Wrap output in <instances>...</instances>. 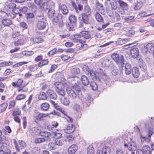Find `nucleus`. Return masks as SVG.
I'll use <instances>...</instances> for the list:
<instances>
[{
	"instance_id": "nucleus-9",
	"label": "nucleus",
	"mask_w": 154,
	"mask_h": 154,
	"mask_svg": "<svg viewBox=\"0 0 154 154\" xmlns=\"http://www.w3.org/2000/svg\"><path fill=\"white\" fill-rule=\"evenodd\" d=\"M7 15L8 17L11 18L13 19L15 17H17V20L18 21H19L21 17L22 16L20 12H18V10L12 13H9V12L8 11Z\"/></svg>"
},
{
	"instance_id": "nucleus-4",
	"label": "nucleus",
	"mask_w": 154,
	"mask_h": 154,
	"mask_svg": "<svg viewBox=\"0 0 154 154\" xmlns=\"http://www.w3.org/2000/svg\"><path fill=\"white\" fill-rule=\"evenodd\" d=\"M117 1L120 6L117 9L118 12L122 15H125V11L128 9V4L122 0H117Z\"/></svg>"
},
{
	"instance_id": "nucleus-41",
	"label": "nucleus",
	"mask_w": 154,
	"mask_h": 154,
	"mask_svg": "<svg viewBox=\"0 0 154 154\" xmlns=\"http://www.w3.org/2000/svg\"><path fill=\"white\" fill-rule=\"evenodd\" d=\"M54 85L57 88L56 89H61L64 88V86L63 84L59 82H57L54 83Z\"/></svg>"
},
{
	"instance_id": "nucleus-34",
	"label": "nucleus",
	"mask_w": 154,
	"mask_h": 154,
	"mask_svg": "<svg viewBox=\"0 0 154 154\" xmlns=\"http://www.w3.org/2000/svg\"><path fill=\"white\" fill-rule=\"evenodd\" d=\"M49 108V105L47 103L42 104L41 106V109L42 110L45 111L47 110Z\"/></svg>"
},
{
	"instance_id": "nucleus-28",
	"label": "nucleus",
	"mask_w": 154,
	"mask_h": 154,
	"mask_svg": "<svg viewBox=\"0 0 154 154\" xmlns=\"http://www.w3.org/2000/svg\"><path fill=\"white\" fill-rule=\"evenodd\" d=\"M93 14L95 17L97 21L99 22H101L103 20V18L101 15L97 11H94Z\"/></svg>"
},
{
	"instance_id": "nucleus-57",
	"label": "nucleus",
	"mask_w": 154,
	"mask_h": 154,
	"mask_svg": "<svg viewBox=\"0 0 154 154\" xmlns=\"http://www.w3.org/2000/svg\"><path fill=\"white\" fill-rule=\"evenodd\" d=\"M18 10H19L20 12H22L23 13H26L27 11L28 8L26 6H24L22 8H18Z\"/></svg>"
},
{
	"instance_id": "nucleus-23",
	"label": "nucleus",
	"mask_w": 154,
	"mask_h": 154,
	"mask_svg": "<svg viewBox=\"0 0 154 154\" xmlns=\"http://www.w3.org/2000/svg\"><path fill=\"white\" fill-rule=\"evenodd\" d=\"M132 74L133 77L134 78H137L140 74L139 70L136 67H133L132 69Z\"/></svg>"
},
{
	"instance_id": "nucleus-13",
	"label": "nucleus",
	"mask_w": 154,
	"mask_h": 154,
	"mask_svg": "<svg viewBox=\"0 0 154 154\" xmlns=\"http://www.w3.org/2000/svg\"><path fill=\"white\" fill-rule=\"evenodd\" d=\"M51 7L49 8V10L48 13V16L49 17H51L54 15L55 13V10L54 9V4L53 2H50Z\"/></svg>"
},
{
	"instance_id": "nucleus-20",
	"label": "nucleus",
	"mask_w": 154,
	"mask_h": 154,
	"mask_svg": "<svg viewBox=\"0 0 154 154\" xmlns=\"http://www.w3.org/2000/svg\"><path fill=\"white\" fill-rule=\"evenodd\" d=\"M77 149L78 147L76 145H72L69 148L68 152L69 154H73L75 152Z\"/></svg>"
},
{
	"instance_id": "nucleus-52",
	"label": "nucleus",
	"mask_w": 154,
	"mask_h": 154,
	"mask_svg": "<svg viewBox=\"0 0 154 154\" xmlns=\"http://www.w3.org/2000/svg\"><path fill=\"white\" fill-rule=\"evenodd\" d=\"M45 141L44 138L38 137L36 138L35 140V142L36 143H40Z\"/></svg>"
},
{
	"instance_id": "nucleus-55",
	"label": "nucleus",
	"mask_w": 154,
	"mask_h": 154,
	"mask_svg": "<svg viewBox=\"0 0 154 154\" xmlns=\"http://www.w3.org/2000/svg\"><path fill=\"white\" fill-rule=\"evenodd\" d=\"M29 69L31 71H34L37 69V65L35 64L31 65L28 67Z\"/></svg>"
},
{
	"instance_id": "nucleus-6",
	"label": "nucleus",
	"mask_w": 154,
	"mask_h": 154,
	"mask_svg": "<svg viewBox=\"0 0 154 154\" xmlns=\"http://www.w3.org/2000/svg\"><path fill=\"white\" fill-rule=\"evenodd\" d=\"M111 57L117 64H120L121 65L124 64V57L122 56H119L118 54L113 53L112 54Z\"/></svg>"
},
{
	"instance_id": "nucleus-16",
	"label": "nucleus",
	"mask_w": 154,
	"mask_h": 154,
	"mask_svg": "<svg viewBox=\"0 0 154 154\" xmlns=\"http://www.w3.org/2000/svg\"><path fill=\"white\" fill-rule=\"evenodd\" d=\"M130 52L132 56L135 58H136L139 55L138 49L137 48H132L130 50Z\"/></svg>"
},
{
	"instance_id": "nucleus-50",
	"label": "nucleus",
	"mask_w": 154,
	"mask_h": 154,
	"mask_svg": "<svg viewBox=\"0 0 154 154\" xmlns=\"http://www.w3.org/2000/svg\"><path fill=\"white\" fill-rule=\"evenodd\" d=\"M29 63V62H21L17 63L14 65L13 66V68L17 67L20 66H21L23 64H27Z\"/></svg>"
},
{
	"instance_id": "nucleus-61",
	"label": "nucleus",
	"mask_w": 154,
	"mask_h": 154,
	"mask_svg": "<svg viewBox=\"0 0 154 154\" xmlns=\"http://www.w3.org/2000/svg\"><path fill=\"white\" fill-rule=\"evenodd\" d=\"M25 97V96L24 94H20L17 96L16 99L18 100H21L24 99Z\"/></svg>"
},
{
	"instance_id": "nucleus-2",
	"label": "nucleus",
	"mask_w": 154,
	"mask_h": 154,
	"mask_svg": "<svg viewBox=\"0 0 154 154\" xmlns=\"http://www.w3.org/2000/svg\"><path fill=\"white\" fill-rule=\"evenodd\" d=\"M66 92L69 96L72 99H75L77 94L81 91L80 87L78 85L73 86L72 88L68 87L66 89Z\"/></svg>"
},
{
	"instance_id": "nucleus-18",
	"label": "nucleus",
	"mask_w": 154,
	"mask_h": 154,
	"mask_svg": "<svg viewBox=\"0 0 154 154\" xmlns=\"http://www.w3.org/2000/svg\"><path fill=\"white\" fill-rule=\"evenodd\" d=\"M39 135L41 136L47 138V140H49L51 135L50 133L43 131H40L39 133Z\"/></svg>"
},
{
	"instance_id": "nucleus-11",
	"label": "nucleus",
	"mask_w": 154,
	"mask_h": 154,
	"mask_svg": "<svg viewBox=\"0 0 154 154\" xmlns=\"http://www.w3.org/2000/svg\"><path fill=\"white\" fill-rule=\"evenodd\" d=\"M16 149L17 152L20 151V149H24L26 147V145L25 142L22 140H19L18 143L14 142Z\"/></svg>"
},
{
	"instance_id": "nucleus-56",
	"label": "nucleus",
	"mask_w": 154,
	"mask_h": 154,
	"mask_svg": "<svg viewBox=\"0 0 154 154\" xmlns=\"http://www.w3.org/2000/svg\"><path fill=\"white\" fill-rule=\"evenodd\" d=\"M24 43V41L22 39H20L15 42L14 43L15 45L16 46H18L23 45Z\"/></svg>"
},
{
	"instance_id": "nucleus-17",
	"label": "nucleus",
	"mask_w": 154,
	"mask_h": 154,
	"mask_svg": "<svg viewBox=\"0 0 154 154\" xmlns=\"http://www.w3.org/2000/svg\"><path fill=\"white\" fill-rule=\"evenodd\" d=\"M83 11L84 12L82 14L91 15V9L90 7L88 5H85L84 6Z\"/></svg>"
},
{
	"instance_id": "nucleus-10",
	"label": "nucleus",
	"mask_w": 154,
	"mask_h": 154,
	"mask_svg": "<svg viewBox=\"0 0 154 154\" xmlns=\"http://www.w3.org/2000/svg\"><path fill=\"white\" fill-rule=\"evenodd\" d=\"M124 146L125 148H128L129 150L132 151L136 150L137 148L136 143L133 141L129 142L127 144L124 143Z\"/></svg>"
},
{
	"instance_id": "nucleus-25",
	"label": "nucleus",
	"mask_w": 154,
	"mask_h": 154,
	"mask_svg": "<svg viewBox=\"0 0 154 154\" xmlns=\"http://www.w3.org/2000/svg\"><path fill=\"white\" fill-rule=\"evenodd\" d=\"M2 23L5 26H8L12 24V21L9 19L5 18L2 20Z\"/></svg>"
},
{
	"instance_id": "nucleus-45",
	"label": "nucleus",
	"mask_w": 154,
	"mask_h": 154,
	"mask_svg": "<svg viewBox=\"0 0 154 154\" xmlns=\"http://www.w3.org/2000/svg\"><path fill=\"white\" fill-rule=\"evenodd\" d=\"M134 34L135 32L134 30H130L126 31L125 32V34L126 36L127 37H131L132 35H134Z\"/></svg>"
},
{
	"instance_id": "nucleus-27",
	"label": "nucleus",
	"mask_w": 154,
	"mask_h": 154,
	"mask_svg": "<svg viewBox=\"0 0 154 154\" xmlns=\"http://www.w3.org/2000/svg\"><path fill=\"white\" fill-rule=\"evenodd\" d=\"M131 67L130 64L127 63L125 66V72L127 75H129L130 74L131 71Z\"/></svg>"
},
{
	"instance_id": "nucleus-35",
	"label": "nucleus",
	"mask_w": 154,
	"mask_h": 154,
	"mask_svg": "<svg viewBox=\"0 0 154 154\" xmlns=\"http://www.w3.org/2000/svg\"><path fill=\"white\" fill-rule=\"evenodd\" d=\"M28 6L29 8V10L32 12L35 13L37 10V7L33 3H29Z\"/></svg>"
},
{
	"instance_id": "nucleus-32",
	"label": "nucleus",
	"mask_w": 154,
	"mask_h": 154,
	"mask_svg": "<svg viewBox=\"0 0 154 154\" xmlns=\"http://www.w3.org/2000/svg\"><path fill=\"white\" fill-rule=\"evenodd\" d=\"M147 49L149 53H152L154 51V44L153 43H148L147 45Z\"/></svg>"
},
{
	"instance_id": "nucleus-44",
	"label": "nucleus",
	"mask_w": 154,
	"mask_h": 154,
	"mask_svg": "<svg viewBox=\"0 0 154 154\" xmlns=\"http://www.w3.org/2000/svg\"><path fill=\"white\" fill-rule=\"evenodd\" d=\"M69 20L72 23H75L77 21L76 17L73 15H71L69 17Z\"/></svg>"
},
{
	"instance_id": "nucleus-59",
	"label": "nucleus",
	"mask_w": 154,
	"mask_h": 154,
	"mask_svg": "<svg viewBox=\"0 0 154 154\" xmlns=\"http://www.w3.org/2000/svg\"><path fill=\"white\" fill-rule=\"evenodd\" d=\"M48 63L47 60H44L42 61L39 64V66L41 67L44 65L47 64Z\"/></svg>"
},
{
	"instance_id": "nucleus-38",
	"label": "nucleus",
	"mask_w": 154,
	"mask_h": 154,
	"mask_svg": "<svg viewBox=\"0 0 154 154\" xmlns=\"http://www.w3.org/2000/svg\"><path fill=\"white\" fill-rule=\"evenodd\" d=\"M8 106L7 103H4L0 105V112L5 111Z\"/></svg>"
},
{
	"instance_id": "nucleus-21",
	"label": "nucleus",
	"mask_w": 154,
	"mask_h": 154,
	"mask_svg": "<svg viewBox=\"0 0 154 154\" xmlns=\"http://www.w3.org/2000/svg\"><path fill=\"white\" fill-rule=\"evenodd\" d=\"M59 125V123L56 122H54L51 124L48 125L47 127V129L49 131L53 130L54 128H56Z\"/></svg>"
},
{
	"instance_id": "nucleus-33",
	"label": "nucleus",
	"mask_w": 154,
	"mask_h": 154,
	"mask_svg": "<svg viewBox=\"0 0 154 154\" xmlns=\"http://www.w3.org/2000/svg\"><path fill=\"white\" fill-rule=\"evenodd\" d=\"M66 129L67 131L66 133H73L75 130V126L71 124L67 126Z\"/></svg>"
},
{
	"instance_id": "nucleus-53",
	"label": "nucleus",
	"mask_w": 154,
	"mask_h": 154,
	"mask_svg": "<svg viewBox=\"0 0 154 154\" xmlns=\"http://www.w3.org/2000/svg\"><path fill=\"white\" fill-rule=\"evenodd\" d=\"M53 133L56 138H59V139H60L62 137V134L60 132H53Z\"/></svg>"
},
{
	"instance_id": "nucleus-3",
	"label": "nucleus",
	"mask_w": 154,
	"mask_h": 154,
	"mask_svg": "<svg viewBox=\"0 0 154 154\" xmlns=\"http://www.w3.org/2000/svg\"><path fill=\"white\" fill-rule=\"evenodd\" d=\"M146 127L148 128V137H143L141 135L140 136V139L142 143H149L150 141L151 136L154 133L153 128L151 125L149 127L147 125H146Z\"/></svg>"
},
{
	"instance_id": "nucleus-60",
	"label": "nucleus",
	"mask_w": 154,
	"mask_h": 154,
	"mask_svg": "<svg viewBox=\"0 0 154 154\" xmlns=\"http://www.w3.org/2000/svg\"><path fill=\"white\" fill-rule=\"evenodd\" d=\"M143 6V4L141 2H138L134 7L135 10H138L140 9Z\"/></svg>"
},
{
	"instance_id": "nucleus-42",
	"label": "nucleus",
	"mask_w": 154,
	"mask_h": 154,
	"mask_svg": "<svg viewBox=\"0 0 154 154\" xmlns=\"http://www.w3.org/2000/svg\"><path fill=\"white\" fill-rule=\"evenodd\" d=\"M47 97L46 94L43 92L41 93L38 96V99L40 100H45Z\"/></svg>"
},
{
	"instance_id": "nucleus-19",
	"label": "nucleus",
	"mask_w": 154,
	"mask_h": 154,
	"mask_svg": "<svg viewBox=\"0 0 154 154\" xmlns=\"http://www.w3.org/2000/svg\"><path fill=\"white\" fill-rule=\"evenodd\" d=\"M82 19L81 20L82 22L85 24H88L90 23V21L89 17L91 15L85 14H82Z\"/></svg>"
},
{
	"instance_id": "nucleus-46",
	"label": "nucleus",
	"mask_w": 154,
	"mask_h": 154,
	"mask_svg": "<svg viewBox=\"0 0 154 154\" xmlns=\"http://www.w3.org/2000/svg\"><path fill=\"white\" fill-rule=\"evenodd\" d=\"M50 102L52 105L55 108L59 110H60L61 109L60 106L57 104L55 102L52 100H51Z\"/></svg>"
},
{
	"instance_id": "nucleus-14",
	"label": "nucleus",
	"mask_w": 154,
	"mask_h": 154,
	"mask_svg": "<svg viewBox=\"0 0 154 154\" xmlns=\"http://www.w3.org/2000/svg\"><path fill=\"white\" fill-rule=\"evenodd\" d=\"M52 2L51 0H46V2L42 4L41 6V9L44 11H46L47 10L51 7L50 2Z\"/></svg>"
},
{
	"instance_id": "nucleus-1",
	"label": "nucleus",
	"mask_w": 154,
	"mask_h": 154,
	"mask_svg": "<svg viewBox=\"0 0 154 154\" xmlns=\"http://www.w3.org/2000/svg\"><path fill=\"white\" fill-rule=\"evenodd\" d=\"M88 32L86 31H82L80 32V33L71 36L70 38L74 42H79L81 43H83L85 42L81 39H77L78 38L83 37L84 38L88 39L90 38L89 35H88Z\"/></svg>"
},
{
	"instance_id": "nucleus-36",
	"label": "nucleus",
	"mask_w": 154,
	"mask_h": 154,
	"mask_svg": "<svg viewBox=\"0 0 154 154\" xmlns=\"http://www.w3.org/2000/svg\"><path fill=\"white\" fill-rule=\"evenodd\" d=\"M65 140L63 139H60L58 138H56L54 143L56 145L58 146H62L64 144Z\"/></svg>"
},
{
	"instance_id": "nucleus-39",
	"label": "nucleus",
	"mask_w": 154,
	"mask_h": 154,
	"mask_svg": "<svg viewBox=\"0 0 154 154\" xmlns=\"http://www.w3.org/2000/svg\"><path fill=\"white\" fill-rule=\"evenodd\" d=\"M61 102L62 104L65 106H68L70 103L69 99L66 97L62 99Z\"/></svg>"
},
{
	"instance_id": "nucleus-30",
	"label": "nucleus",
	"mask_w": 154,
	"mask_h": 154,
	"mask_svg": "<svg viewBox=\"0 0 154 154\" xmlns=\"http://www.w3.org/2000/svg\"><path fill=\"white\" fill-rule=\"evenodd\" d=\"M81 81L82 84L85 86L88 85L89 83L88 79L87 76L85 75L82 76Z\"/></svg>"
},
{
	"instance_id": "nucleus-8",
	"label": "nucleus",
	"mask_w": 154,
	"mask_h": 154,
	"mask_svg": "<svg viewBox=\"0 0 154 154\" xmlns=\"http://www.w3.org/2000/svg\"><path fill=\"white\" fill-rule=\"evenodd\" d=\"M47 116V115L45 114L36 112L33 116V120L35 122L37 123L38 121H42L44 118Z\"/></svg>"
},
{
	"instance_id": "nucleus-51",
	"label": "nucleus",
	"mask_w": 154,
	"mask_h": 154,
	"mask_svg": "<svg viewBox=\"0 0 154 154\" xmlns=\"http://www.w3.org/2000/svg\"><path fill=\"white\" fill-rule=\"evenodd\" d=\"M21 114V111L19 109L16 108L13 111L12 115L13 116L20 115Z\"/></svg>"
},
{
	"instance_id": "nucleus-22",
	"label": "nucleus",
	"mask_w": 154,
	"mask_h": 154,
	"mask_svg": "<svg viewBox=\"0 0 154 154\" xmlns=\"http://www.w3.org/2000/svg\"><path fill=\"white\" fill-rule=\"evenodd\" d=\"M96 7L97 9L101 14H102L103 12L104 11V7L103 5L99 2H96Z\"/></svg>"
},
{
	"instance_id": "nucleus-48",
	"label": "nucleus",
	"mask_w": 154,
	"mask_h": 154,
	"mask_svg": "<svg viewBox=\"0 0 154 154\" xmlns=\"http://www.w3.org/2000/svg\"><path fill=\"white\" fill-rule=\"evenodd\" d=\"M90 86L92 90H96L97 88V83L94 82H91L90 83Z\"/></svg>"
},
{
	"instance_id": "nucleus-58",
	"label": "nucleus",
	"mask_w": 154,
	"mask_h": 154,
	"mask_svg": "<svg viewBox=\"0 0 154 154\" xmlns=\"http://www.w3.org/2000/svg\"><path fill=\"white\" fill-rule=\"evenodd\" d=\"M153 14H154V13L152 14H147L146 13V12H141L139 14L140 16L142 17H148Z\"/></svg>"
},
{
	"instance_id": "nucleus-29",
	"label": "nucleus",
	"mask_w": 154,
	"mask_h": 154,
	"mask_svg": "<svg viewBox=\"0 0 154 154\" xmlns=\"http://www.w3.org/2000/svg\"><path fill=\"white\" fill-rule=\"evenodd\" d=\"M48 96L50 98L56 99L57 96L56 94L51 90H49L47 92Z\"/></svg>"
},
{
	"instance_id": "nucleus-31",
	"label": "nucleus",
	"mask_w": 154,
	"mask_h": 154,
	"mask_svg": "<svg viewBox=\"0 0 154 154\" xmlns=\"http://www.w3.org/2000/svg\"><path fill=\"white\" fill-rule=\"evenodd\" d=\"M99 78L100 79V80L105 81L108 79V78L106 74L103 72L99 73Z\"/></svg>"
},
{
	"instance_id": "nucleus-12",
	"label": "nucleus",
	"mask_w": 154,
	"mask_h": 154,
	"mask_svg": "<svg viewBox=\"0 0 154 154\" xmlns=\"http://www.w3.org/2000/svg\"><path fill=\"white\" fill-rule=\"evenodd\" d=\"M110 148L107 146H105L101 149L98 150L96 154H110Z\"/></svg>"
},
{
	"instance_id": "nucleus-54",
	"label": "nucleus",
	"mask_w": 154,
	"mask_h": 154,
	"mask_svg": "<svg viewBox=\"0 0 154 154\" xmlns=\"http://www.w3.org/2000/svg\"><path fill=\"white\" fill-rule=\"evenodd\" d=\"M56 91L60 95L62 96H64L65 94V93L64 91L63 90V88L61 89H56Z\"/></svg>"
},
{
	"instance_id": "nucleus-43",
	"label": "nucleus",
	"mask_w": 154,
	"mask_h": 154,
	"mask_svg": "<svg viewBox=\"0 0 154 154\" xmlns=\"http://www.w3.org/2000/svg\"><path fill=\"white\" fill-rule=\"evenodd\" d=\"M94 149L93 146L92 145H89L87 149V154H94Z\"/></svg>"
},
{
	"instance_id": "nucleus-47",
	"label": "nucleus",
	"mask_w": 154,
	"mask_h": 154,
	"mask_svg": "<svg viewBox=\"0 0 154 154\" xmlns=\"http://www.w3.org/2000/svg\"><path fill=\"white\" fill-rule=\"evenodd\" d=\"M87 74L89 75L92 79L96 78V74L94 71L93 70H90L89 71V72H88Z\"/></svg>"
},
{
	"instance_id": "nucleus-64",
	"label": "nucleus",
	"mask_w": 154,
	"mask_h": 154,
	"mask_svg": "<svg viewBox=\"0 0 154 154\" xmlns=\"http://www.w3.org/2000/svg\"><path fill=\"white\" fill-rule=\"evenodd\" d=\"M35 43H40L43 41V39L40 37H36L35 40Z\"/></svg>"
},
{
	"instance_id": "nucleus-62",
	"label": "nucleus",
	"mask_w": 154,
	"mask_h": 154,
	"mask_svg": "<svg viewBox=\"0 0 154 154\" xmlns=\"http://www.w3.org/2000/svg\"><path fill=\"white\" fill-rule=\"evenodd\" d=\"M82 69L86 73V74L88 72H89V71L90 70L88 66L85 65H84L83 66Z\"/></svg>"
},
{
	"instance_id": "nucleus-40",
	"label": "nucleus",
	"mask_w": 154,
	"mask_h": 154,
	"mask_svg": "<svg viewBox=\"0 0 154 154\" xmlns=\"http://www.w3.org/2000/svg\"><path fill=\"white\" fill-rule=\"evenodd\" d=\"M110 5L112 10H115L117 7V5L116 1H111L110 2Z\"/></svg>"
},
{
	"instance_id": "nucleus-63",
	"label": "nucleus",
	"mask_w": 154,
	"mask_h": 154,
	"mask_svg": "<svg viewBox=\"0 0 154 154\" xmlns=\"http://www.w3.org/2000/svg\"><path fill=\"white\" fill-rule=\"evenodd\" d=\"M74 139L73 137L71 135L67 136L65 140L66 142H69L72 141Z\"/></svg>"
},
{
	"instance_id": "nucleus-37",
	"label": "nucleus",
	"mask_w": 154,
	"mask_h": 154,
	"mask_svg": "<svg viewBox=\"0 0 154 154\" xmlns=\"http://www.w3.org/2000/svg\"><path fill=\"white\" fill-rule=\"evenodd\" d=\"M71 72L73 75H78L79 73L80 70L79 68L77 67H74L72 68Z\"/></svg>"
},
{
	"instance_id": "nucleus-24",
	"label": "nucleus",
	"mask_w": 154,
	"mask_h": 154,
	"mask_svg": "<svg viewBox=\"0 0 154 154\" xmlns=\"http://www.w3.org/2000/svg\"><path fill=\"white\" fill-rule=\"evenodd\" d=\"M40 132V130L37 127H33L29 130V132L32 135H36L38 134H39Z\"/></svg>"
},
{
	"instance_id": "nucleus-15",
	"label": "nucleus",
	"mask_w": 154,
	"mask_h": 154,
	"mask_svg": "<svg viewBox=\"0 0 154 154\" xmlns=\"http://www.w3.org/2000/svg\"><path fill=\"white\" fill-rule=\"evenodd\" d=\"M59 10L63 14H66L68 12L66 6L63 4L59 5Z\"/></svg>"
},
{
	"instance_id": "nucleus-49",
	"label": "nucleus",
	"mask_w": 154,
	"mask_h": 154,
	"mask_svg": "<svg viewBox=\"0 0 154 154\" xmlns=\"http://www.w3.org/2000/svg\"><path fill=\"white\" fill-rule=\"evenodd\" d=\"M111 72L114 75H116L118 72V69L114 66H112L111 68Z\"/></svg>"
},
{
	"instance_id": "nucleus-7",
	"label": "nucleus",
	"mask_w": 154,
	"mask_h": 154,
	"mask_svg": "<svg viewBox=\"0 0 154 154\" xmlns=\"http://www.w3.org/2000/svg\"><path fill=\"white\" fill-rule=\"evenodd\" d=\"M5 8L7 9V12L5 13L3 12H2L3 14H7L8 11L9 13H12L18 10V8H16V4L13 3H10L7 5Z\"/></svg>"
},
{
	"instance_id": "nucleus-5",
	"label": "nucleus",
	"mask_w": 154,
	"mask_h": 154,
	"mask_svg": "<svg viewBox=\"0 0 154 154\" xmlns=\"http://www.w3.org/2000/svg\"><path fill=\"white\" fill-rule=\"evenodd\" d=\"M37 22L36 24L37 28L39 29L45 28L46 26V20L42 16H38L37 17Z\"/></svg>"
},
{
	"instance_id": "nucleus-26",
	"label": "nucleus",
	"mask_w": 154,
	"mask_h": 154,
	"mask_svg": "<svg viewBox=\"0 0 154 154\" xmlns=\"http://www.w3.org/2000/svg\"><path fill=\"white\" fill-rule=\"evenodd\" d=\"M151 151L150 148L147 145H145L143 147L142 152L143 154H151Z\"/></svg>"
}]
</instances>
